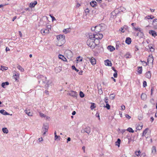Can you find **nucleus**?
Returning <instances> with one entry per match:
<instances>
[{
  "label": "nucleus",
  "mask_w": 157,
  "mask_h": 157,
  "mask_svg": "<svg viewBox=\"0 0 157 157\" xmlns=\"http://www.w3.org/2000/svg\"><path fill=\"white\" fill-rule=\"evenodd\" d=\"M137 72L139 74H141L142 73V67H138Z\"/></svg>",
  "instance_id": "nucleus-23"
},
{
  "label": "nucleus",
  "mask_w": 157,
  "mask_h": 157,
  "mask_svg": "<svg viewBox=\"0 0 157 157\" xmlns=\"http://www.w3.org/2000/svg\"><path fill=\"white\" fill-rule=\"evenodd\" d=\"M84 130L85 131V132L88 135L91 132V128L88 126L84 128Z\"/></svg>",
  "instance_id": "nucleus-8"
},
{
  "label": "nucleus",
  "mask_w": 157,
  "mask_h": 157,
  "mask_svg": "<svg viewBox=\"0 0 157 157\" xmlns=\"http://www.w3.org/2000/svg\"><path fill=\"white\" fill-rule=\"evenodd\" d=\"M98 93L100 95H101L103 94V91L102 89V86L100 84L99 86L98 85Z\"/></svg>",
  "instance_id": "nucleus-9"
},
{
  "label": "nucleus",
  "mask_w": 157,
  "mask_h": 157,
  "mask_svg": "<svg viewBox=\"0 0 157 157\" xmlns=\"http://www.w3.org/2000/svg\"><path fill=\"white\" fill-rule=\"evenodd\" d=\"M154 90V88L153 87H151V95H152L153 91Z\"/></svg>",
  "instance_id": "nucleus-62"
},
{
  "label": "nucleus",
  "mask_w": 157,
  "mask_h": 157,
  "mask_svg": "<svg viewBox=\"0 0 157 157\" xmlns=\"http://www.w3.org/2000/svg\"><path fill=\"white\" fill-rule=\"evenodd\" d=\"M55 71L56 73L60 72L62 70V67H56L55 68Z\"/></svg>",
  "instance_id": "nucleus-13"
},
{
  "label": "nucleus",
  "mask_w": 157,
  "mask_h": 157,
  "mask_svg": "<svg viewBox=\"0 0 157 157\" xmlns=\"http://www.w3.org/2000/svg\"><path fill=\"white\" fill-rule=\"evenodd\" d=\"M25 113L27 114L29 116H32V113L30 112L29 110H25Z\"/></svg>",
  "instance_id": "nucleus-30"
},
{
  "label": "nucleus",
  "mask_w": 157,
  "mask_h": 157,
  "mask_svg": "<svg viewBox=\"0 0 157 157\" xmlns=\"http://www.w3.org/2000/svg\"><path fill=\"white\" fill-rule=\"evenodd\" d=\"M153 25L155 29H157V19H155L153 20Z\"/></svg>",
  "instance_id": "nucleus-15"
},
{
  "label": "nucleus",
  "mask_w": 157,
  "mask_h": 157,
  "mask_svg": "<svg viewBox=\"0 0 157 157\" xmlns=\"http://www.w3.org/2000/svg\"><path fill=\"white\" fill-rule=\"evenodd\" d=\"M148 129H149L148 128H146L143 131V132L142 136H144L146 135V134L147 133V131Z\"/></svg>",
  "instance_id": "nucleus-29"
},
{
  "label": "nucleus",
  "mask_w": 157,
  "mask_h": 157,
  "mask_svg": "<svg viewBox=\"0 0 157 157\" xmlns=\"http://www.w3.org/2000/svg\"><path fill=\"white\" fill-rule=\"evenodd\" d=\"M104 107L106 108L107 109H109L110 108V105L108 103H106V105L104 106Z\"/></svg>",
  "instance_id": "nucleus-44"
},
{
  "label": "nucleus",
  "mask_w": 157,
  "mask_h": 157,
  "mask_svg": "<svg viewBox=\"0 0 157 157\" xmlns=\"http://www.w3.org/2000/svg\"><path fill=\"white\" fill-rule=\"evenodd\" d=\"M147 86V82L145 81H144L143 82V86L144 87H145L146 86Z\"/></svg>",
  "instance_id": "nucleus-48"
},
{
  "label": "nucleus",
  "mask_w": 157,
  "mask_h": 157,
  "mask_svg": "<svg viewBox=\"0 0 157 157\" xmlns=\"http://www.w3.org/2000/svg\"><path fill=\"white\" fill-rule=\"evenodd\" d=\"M141 152L140 151V150L138 151H136L135 152V153L137 156H139L140 155Z\"/></svg>",
  "instance_id": "nucleus-46"
},
{
  "label": "nucleus",
  "mask_w": 157,
  "mask_h": 157,
  "mask_svg": "<svg viewBox=\"0 0 157 157\" xmlns=\"http://www.w3.org/2000/svg\"><path fill=\"white\" fill-rule=\"evenodd\" d=\"M113 76L114 78H116L117 76V72H115L113 74Z\"/></svg>",
  "instance_id": "nucleus-50"
},
{
  "label": "nucleus",
  "mask_w": 157,
  "mask_h": 157,
  "mask_svg": "<svg viewBox=\"0 0 157 157\" xmlns=\"http://www.w3.org/2000/svg\"><path fill=\"white\" fill-rule=\"evenodd\" d=\"M107 49L110 52H113L115 50V48L112 46L109 45L107 47Z\"/></svg>",
  "instance_id": "nucleus-19"
},
{
  "label": "nucleus",
  "mask_w": 157,
  "mask_h": 157,
  "mask_svg": "<svg viewBox=\"0 0 157 157\" xmlns=\"http://www.w3.org/2000/svg\"><path fill=\"white\" fill-rule=\"evenodd\" d=\"M70 28H67V29H65L63 30V32H65V34H67L68 33L70 32Z\"/></svg>",
  "instance_id": "nucleus-32"
},
{
  "label": "nucleus",
  "mask_w": 157,
  "mask_h": 157,
  "mask_svg": "<svg viewBox=\"0 0 157 157\" xmlns=\"http://www.w3.org/2000/svg\"><path fill=\"white\" fill-rule=\"evenodd\" d=\"M120 30L122 32V33H124L125 32V29L124 28H121L120 29Z\"/></svg>",
  "instance_id": "nucleus-54"
},
{
  "label": "nucleus",
  "mask_w": 157,
  "mask_h": 157,
  "mask_svg": "<svg viewBox=\"0 0 157 157\" xmlns=\"http://www.w3.org/2000/svg\"><path fill=\"white\" fill-rule=\"evenodd\" d=\"M77 93L76 91H71L68 94L73 97H76V94Z\"/></svg>",
  "instance_id": "nucleus-11"
},
{
  "label": "nucleus",
  "mask_w": 157,
  "mask_h": 157,
  "mask_svg": "<svg viewBox=\"0 0 157 157\" xmlns=\"http://www.w3.org/2000/svg\"><path fill=\"white\" fill-rule=\"evenodd\" d=\"M126 130L129 132L133 133L134 132V131L132 128L130 127L128 128Z\"/></svg>",
  "instance_id": "nucleus-33"
},
{
  "label": "nucleus",
  "mask_w": 157,
  "mask_h": 157,
  "mask_svg": "<svg viewBox=\"0 0 157 157\" xmlns=\"http://www.w3.org/2000/svg\"><path fill=\"white\" fill-rule=\"evenodd\" d=\"M126 130H125V129H121V130L120 131V132H121V133H123Z\"/></svg>",
  "instance_id": "nucleus-64"
},
{
  "label": "nucleus",
  "mask_w": 157,
  "mask_h": 157,
  "mask_svg": "<svg viewBox=\"0 0 157 157\" xmlns=\"http://www.w3.org/2000/svg\"><path fill=\"white\" fill-rule=\"evenodd\" d=\"M131 57V55L130 54H126V58H130Z\"/></svg>",
  "instance_id": "nucleus-60"
},
{
  "label": "nucleus",
  "mask_w": 157,
  "mask_h": 157,
  "mask_svg": "<svg viewBox=\"0 0 157 157\" xmlns=\"http://www.w3.org/2000/svg\"><path fill=\"white\" fill-rule=\"evenodd\" d=\"M121 141V140L119 138H118L117 141L116 142V145L119 147Z\"/></svg>",
  "instance_id": "nucleus-27"
},
{
  "label": "nucleus",
  "mask_w": 157,
  "mask_h": 157,
  "mask_svg": "<svg viewBox=\"0 0 157 157\" xmlns=\"http://www.w3.org/2000/svg\"><path fill=\"white\" fill-rule=\"evenodd\" d=\"M146 77L148 78H151V73L150 71L147 72L146 74Z\"/></svg>",
  "instance_id": "nucleus-25"
},
{
  "label": "nucleus",
  "mask_w": 157,
  "mask_h": 157,
  "mask_svg": "<svg viewBox=\"0 0 157 157\" xmlns=\"http://www.w3.org/2000/svg\"><path fill=\"white\" fill-rule=\"evenodd\" d=\"M105 64L106 66H111L112 65V63L110 61L109 59H107L105 61Z\"/></svg>",
  "instance_id": "nucleus-12"
},
{
  "label": "nucleus",
  "mask_w": 157,
  "mask_h": 157,
  "mask_svg": "<svg viewBox=\"0 0 157 157\" xmlns=\"http://www.w3.org/2000/svg\"><path fill=\"white\" fill-rule=\"evenodd\" d=\"M153 56L151 57L150 56H149V58L147 59H149V62H150L151 63H153Z\"/></svg>",
  "instance_id": "nucleus-40"
},
{
  "label": "nucleus",
  "mask_w": 157,
  "mask_h": 157,
  "mask_svg": "<svg viewBox=\"0 0 157 157\" xmlns=\"http://www.w3.org/2000/svg\"><path fill=\"white\" fill-rule=\"evenodd\" d=\"M141 98L142 99H143V100L145 99L146 98V94H145L142 93L141 96Z\"/></svg>",
  "instance_id": "nucleus-35"
},
{
  "label": "nucleus",
  "mask_w": 157,
  "mask_h": 157,
  "mask_svg": "<svg viewBox=\"0 0 157 157\" xmlns=\"http://www.w3.org/2000/svg\"><path fill=\"white\" fill-rule=\"evenodd\" d=\"M71 68L73 70H75L77 72L79 71V70L77 69L75 65H72L71 66Z\"/></svg>",
  "instance_id": "nucleus-41"
},
{
  "label": "nucleus",
  "mask_w": 157,
  "mask_h": 157,
  "mask_svg": "<svg viewBox=\"0 0 157 157\" xmlns=\"http://www.w3.org/2000/svg\"><path fill=\"white\" fill-rule=\"evenodd\" d=\"M0 113L4 115H10L9 113L3 109L0 110Z\"/></svg>",
  "instance_id": "nucleus-18"
},
{
  "label": "nucleus",
  "mask_w": 157,
  "mask_h": 157,
  "mask_svg": "<svg viewBox=\"0 0 157 157\" xmlns=\"http://www.w3.org/2000/svg\"><path fill=\"white\" fill-rule=\"evenodd\" d=\"M142 128V126H140V128H139V127H137L136 128V129L137 130H140Z\"/></svg>",
  "instance_id": "nucleus-61"
},
{
  "label": "nucleus",
  "mask_w": 157,
  "mask_h": 157,
  "mask_svg": "<svg viewBox=\"0 0 157 157\" xmlns=\"http://www.w3.org/2000/svg\"><path fill=\"white\" fill-rule=\"evenodd\" d=\"M148 47L150 49V50L151 52H153L154 51V49L153 48V47L151 46V45H149Z\"/></svg>",
  "instance_id": "nucleus-45"
},
{
  "label": "nucleus",
  "mask_w": 157,
  "mask_h": 157,
  "mask_svg": "<svg viewBox=\"0 0 157 157\" xmlns=\"http://www.w3.org/2000/svg\"><path fill=\"white\" fill-rule=\"evenodd\" d=\"M125 116L126 118L128 119H130L131 118V117L128 114H125Z\"/></svg>",
  "instance_id": "nucleus-51"
},
{
  "label": "nucleus",
  "mask_w": 157,
  "mask_h": 157,
  "mask_svg": "<svg viewBox=\"0 0 157 157\" xmlns=\"http://www.w3.org/2000/svg\"><path fill=\"white\" fill-rule=\"evenodd\" d=\"M65 36L63 35H59L57 36V39L58 40L59 46H61L65 42Z\"/></svg>",
  "instance_id": "nucleus-1"
},
{
  "label": "nucleus",
  "mask_w": 157,
  "mask_h": 157,
  "mask_svg": "<svg viewBox=\"0 0 157 157\" xmlns=\"http://www.w3.org/2000/svg\"><path fill=\"white\" fill-rule=\"evenodd\" d=\"M37 4V2L36 1H35L33 2H31L29 6L31 8H33L35 7L36 5Z\"/></svg>",
  "instance_id": "nucleus-20"
},
{
  "label": "nucleus",
  "mask_w": 157,
  "mask_h": 157,
  "mask_svg": "<svg viewBox=\"0 0 157 157\" xmlns=\"http://www.w3.org/2000/svg\"><path fill=\"white\" fill-rule=\"evenodd\" d=\"M149 59H147V62H146L144 61H141V60L140 61L142 63H144L145 64V65H144V66H146L147 65H148V64L149 62Z\"/></svg>",
  "instance_id": "nucleus-39"
},
{
  "label": "nucleus",
  "mask_w": 157,
  "mask_h": 157,
  "mask_svg": "<svg viewBox=\"0 0 157 157\" xmlns=\"http://www.w3.org/2000/svg\"><path fill=\"white\" fill-rule=\"evenodd\" d=\"M90 4L92 7H94L97 6V3L95 1H93L90 2Z\"/></svg>",
  "instance_id": "nucleus-14"
},
{
  "label": "nucleus",
  "mask_w": 157,
  "mask_h": 157,
  "mask_svg": "<svg viewBox=\"0 0 157 157\" xmlns=\"http://www.w3.org/2000/svg\"><path fill=\"white\" fill-rule=\"evenodd\" d=\"M133 29L135 31H139L140 33L143 34L142 31L141 29L140 28H136L135 27H133Z\"/></svg>",
  "instance_id": "nucleus-37"
},
{
  "label": "nucleus",
  "mask_w": 157,
  "mask_h": 157,
  "mask_svg": "<svg viewBox=\"0 0 157 157\" xmlns=\"http://www.w3.org/2000/svg\"><path fill=\"white\" fill-rule=\"evenodd\" d=\"M100 28V27L99 25H97L94 26V27H92L91 29L92 31H94L95 33H97L100 31L101 29Z\"/></svg>",
  "instance_id": "nucleus-3"
},
{
  "label": "nucleus",
  "mask_w": 157,
  "mask_h": 157,
  "mask_svg": "<svg viewBox=\"0 0 157 157\" xmlns=\"http://www.w3.org/2000/svg\"><path fill=\"white\" fill-rule=\"evenodd\" d=\"M152 153L153 154H155L156 153V149L155 146H153L152 148Z\"/></svg>",
  "instance_id": "nucleus-26"
},
{
  "label": "nucleus",
  "mask_w": 157,
  "mask_h": 157,
  "mask_svg": "<svg viewBox=\"0 0 157 157\" xmlns=\"http://www.w3.org/2000/svg\"><path fill=\"white\" fill-rule=\"evenodd\" d=\"M59 58L61 59L64 61H66L67 60L66 58L64 57V56L60 54L59 55Z\"/></svg>",
  "instance_id": "nucleus-21"
},
{
  "label": "nucleus",
  "mask_w": 157,
  "mask_h": 157,
  "mask_svg": "<svg viewBox=\"0 0 157 157\" xmlns=\"http://www.w3.org/2000/svg\"><path fill=\"white\" fill-rule=\"evenodd\" d=\"M93 38L95 39L99 40L101 39L103 37V35L102 34H101L99 33L96 34H93Z\"/></svg>",
  "instance_id": "nucleus-5"
},
{
  "label": "nucleus",
  "mask_w": 157,
  "mask_h": 157,
  "mask_svg": "<svg viewBox=\"0 0 157 157\" xmlns=\"http://www.w3.org/2000/svg\"><path fill=\"white\" fill-rule=\"evenodd\" d=\"M94 40V41H91V40H88L87 41V45L90 47V48H91L93 49L95 48V46H93L92 45L93 44V43H95V40L92 39V40Z\"/></svg>",
  "instance_id": "nucleus-4"
},
{
  "label": "nucleus",
  "mask_w": 157,
  "mask_h": 157,
  "mask_svg": "<svg viewBox=\"0 0 157 157\" xmlns=\"http://www.w3.org/2000/svg\"><path fill=\"white\" fill-rule=\"evenodd\" d=\"M1 68H2V69H3V70H7L8 69V67H5L4 66H1Z\"/></svg>",
  "instance_id": "nucleus-56"
},
{
  "label": "nucleus",
  "mask_w": 157,
  "mask_h": 157,
  "mask_svg": "<svg viewBox=\"0 0 157 157\" xmlns=\"http://www.w3.org/2000/svg\"><path fill=\"white\" fill-rule=\"evenodd\" d=\"M9 85V83L8 82H2L1 84L2 87L3 88H6V86H7Z\"/></svg>",
  "instance_id": "nucleus-22"
},
{
  "label": "nucleus",
  "mask_w": 157,
  "mask_h": 157,
  "mask_svg": "<svg viewBox=\"0 0 157 157\" xmlns=\"http://www.w3.org/2000/svg\"><path fill=\"white\" fill-rule=\"evenodd\" d=\"M115 97V95L113 94H111L109 96V98L112 100H113L114 99Z\"/></svg>",
  "instance_id": "nucleus-34"
},
{
  "label": "nucleus",
  "mask_w": 157,
  "mask_h": 157,
  "mask_svg": "<svg viewBox=\"0 0 157 157\" xmlns=\"http://www.w3.org/2000/svg\"><path fill=\"white\" fill-rule=\"evenodd\" d=\"M50 16H51L52 21L56 20L55 18L53 16H52L51 15H50Z\"/></svg>",
  "instance_id": "nucleus-55"
},
{
  "label": "nucleus",
  "mask_w": 157,
  "mask_h": 157,
  "mask_svg": "<svg viewBox=\"0 0 157 157\" xmlns=\"http://www.w3.org/2000/svg\"><path fill=\"white\" fill-rule=\"evenodd\" d=\"M149 33L153 36L155 37L157 36L156 32L154 30H151L149 31Z\"/></svg>",
  "instance_id": "nucleus-10"
},
{
  "label": "nucleus",
  "mask_w": 157,
  "mask_h": 157,
  "mask_svg": "<svg viewBox=\"0 0 157 157\" xmlns=\"http://www.w3.org/2000/svg\"><path fill=\"white\" fill-rule=\"evenodd\" d=\"M48 124L47 123L44 124L42 128V129L44 132L43 134L44 135L48 132Z\"/></svg>",
  "instance_id": "nucleus-6"
},
{
  "label": "nucleus",
  "mask_w": 157,
  "mask_h": 157,
  "mask_svg": "<svg viewBox=\"0 0 157 157\" xmlns=\"http://www.w3.org/2000/svg\"><path fill=\"white\" fill-rule=\"evenodd\" d=\"M49 30L48 29H42L41 30V33H49Z\"/></svg>",
  "instance_id": "nucleus-17"
},
{
  "label": "nucleus",
  "mask_w": 157,
  "mask_h": 157,
  "mask_svg": "<svg viewBox=\"0 0 157 157\" xmlns=\"http://www.w3.org/2000/svg\"><path fill=\"white\" fill-rule=\"evenodd\" d=\"M125 109V106L124 105H122L121 106V110H124Z\"/></svg>",
  "instance_id": "nucleus-57"
},
{
  "label": "nucleus",
  "mask_w": 157,
  "mask_h": 157,
  "mask_svg": "<svg viewBox=\"0 0 157 157\" xmlns=\"http://www.w3.org/2000/svg\"><path fill=\"white\" fill-rule=\"evenodd\" d=\"M45 83H46L45 87V88H48L49 87V84L48 83V81L46 80V82H45Z\"/></svg>",
  "instance_id": "nucleus-42"
},
{
  "label": "nucleus",
  "mask_w": 157,
  "mask_h": 157,
  "mask_svg": "<svg viewBox=\"0 0 157 157\" xmlns=\"http://www.w3.org/2000/svg\"><path fill=\"white\" fill-rule=\"evenodd\" d=\"M145 18L148 19H152L154 18V17L152 15H148Z\"/></svg>",
  "instance_id": "nucleus-36"
},
{
  "label": "nucleus",
  "mask_w": 157,
  "mask_h": 157,
  "mask_svg": "<svg viewBox=\"0 0 157 157\" xmlns=\"http://www.w3.org/2000/svg\"><path fill=\"white\" fill-rule=\"evenodd\" d=\"M131 39L130 38L128 37L126 38L125 40V43L126 44L128 45L130 44L131 43Z\"/></svg>",
  "instance_id": "nucleus-16"
},
{
  "label": "nucleus",
  "mask_w": 157,
  "mask_h": 157,
  "mask_svg": "<svg viewBox=\"0 0 157 157\" xmlns=\"http://www.w3.org/2000/svg\"><path fill=\"white\" fill-rule=\"evenodd\" d=\"M37 78L39 83H41L42 84H44L46 82L47 77L43 75H40L37 76Z\"/></svg>",
  "instance_id": "nucleus-2"
},
{
  "label": "nucleus",
  "mask_w": 157,
  "mask_h": 157,
  "mask_svg": "<svg viewBox=\"0 0 157 157\" xmlns=\"http://www.w3.org/2000/svg\"><path fill=\"white\" fill-rule=\"evenodd\" d=\"M108 98L107 97H105L104 99V101H105V102L106 103H108Z\"/></svg>",
  "instance_id": "nucleus-52"
},
{
  "label": "nucleus",
  "mask_w": 157,
  "mask_h": 157,
  "mask_svg": "<svg viewBox=\"0 0 157 157\" xmlns=\"http://www.w3.org/2000/svg\"><path fill=\"white\" fill-rule=\"evenodd\" d=\"M96 116L97 117H98L99 118V119H100V116L99 113H97L96 114Z\"/></svg>",
  "instance_id": "nucleus-63"
},
{
  "label": "nucleus",
  "mask_w": 157,
  "mask_h": 157,
  "mask_svg": "<svg viewBox=\"0 0 157 157\" xmlns=\"http://www.w3.org/2000/svg\"><path fill=\"white\" fill-rule=\"evenodd\" d=\"M19 75L18 74H15L13 76V78L15 79V80H17L19 78Z\"/></svg>",
  "instance_id": "nucleus-24"
},
{
  "label": "nucleus",
  "mask_w": 157,
  "mask_h": 157,
  "mask_svg": "<svg viewBox=\"0 0 157 157\" xmlns=\"http://www.w3.org/2000/svg\"><path fill=\"white\" fill-rule=\"evenodd\" d=\"M77 61H82V58H81L80 56H78L77 57Z\"/></svg>",
  "instance_id": "nucleus-47"
},
{
  "label": "nucleus",
  "mask_w": 157,
  "mask_h": 157,
  "mask_svg": "<svg viewBox=\"0 0 157 157\" xmlns=\"http://www.w3.org/2000/svg\"><path fill=\"white\" fill-rule=\"evenodd\" d=\"M91 105L90 106V109L91 110H92L96 107V106H95V104L94 103H91Z\"/></svg>",
  "instance_id": "nucleus-38"
},
{
  "label": "nucleus",
  "mask_w": 157,
  "mask_h": 157,
  "mask_svg": "<svg viewBox=\"0 0 157 157\" xmlns=\"http://www.w3.org/2000/svg\"><path fill=\"white\" fill-rule=\"evenodd\" d=\"M17 68L20 70L21 72H23L24 71V69L20 65H18Z\"/></svg>",
  "instance_id": "nucleus-31"
},
{
  "label": "nucleus",
  "mask_w": 157,
  "mask_h": 157,
  "mask_svg": "<svg viewBox=\"0 0 157 157\" xmlns=\"http://www.w3.org/2000/svg\"><path fill=\"white\" fill-rule=\"evenodd\" d=\"M143 118V117L141 116H139L138 117V119L139 120H142Z\"/></svg>",
  "instance_id": "nucleus-59"
},
{
  "label": "nucleus",
  "mask_w": 157,
  "mask_h": 157,
  "mask_svg": "<svg viewBox=\"0 0 157 157\" xmlns=\"http://www.w3.org/2000/svg\"><path fill=\"white\" fill-rule=\"evenodd\" d=\"M79 95L80 97L81 98H83L85 96L84 94L81 91H80L79 92Z\"/></svg>",
  "instance_id": "nucleus-43"
},
{
  "label": "nucleus",
  "mask_w": 157,
  "mask_h": 157,
  "mask_svg": "<svg viewBox=\"0 0 157 157\" xmlns=\"http://www.w3.org/2000/svg\"><path fill=\"white\" fill-rule=\"evenodd\" d=\"M2 131L4 133L7 134L8 132V130L6 128H2Z\"/></svg>",
  "instance_id": "nucleus-28"
},
{
  "label": "nucleus",
  "mask_w": 157,
  "mask_h": 157,
  "mask_svg": "<svg viewBox=\"0 0 157 157\" xmlns=\"http://www.w3.org/2000/svg\"><path fill=\"white\" fill-rule=\"evenodd\" d=\"M88 59L92 65H94L96 64V61L94 58L91 57V58H88Z\"/></svg>",
  "instance_id": "nucleus-7"
},
{
  "label": "nucleus",
  "mask_w": 157,
  "mask_h": 157,
  "mask_svg": "<svg viewBox=\"0 0 157 157\" xmlns=\"http://www.w3.org/2000/svg\"><path fill=\"white\" fill-rule=\"evenodd\" d=\"M60 136H56L55 137V140H56L57 139H59V140H60Z\"/></svg>",
  "instance_id": "nucleus-49"
},
{
  "label": "nucleus",
  "mask_w": 157,
  "mask_h": 157,
  "mask_svg": "<svg viewBox=\"0 0 157 157\" xmlns=\"http://www.w3.org/2000/svg\"><path fill=\"white\" fill-rule=\"evenodd\" d=\"M154 120V118L153 117H151L150 119V121L151 122H152Z\"/></svg>",
  "instance_id": "nucleus-58"
},
{
  "label": "nucleus",
  "mask_w": 157,
  "mask_h": 157,
  "mask_svg": "<svg viewBox=\"0 0 157 157\" xmlns=\"http://www.w3.org/2000/svg\"><path fill=\"white\" fill-rule=\"evenodd\" d=\"M89 11L90 10L88 8H87L86 9H85V12L86 13V14L89 13Z\"/></svg>",
  "instance_id": "nucleus-53"
}]
</instances>
